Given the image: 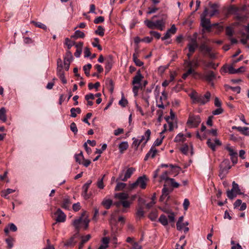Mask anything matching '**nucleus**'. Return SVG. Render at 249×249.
Segmentation results:
<instances>
[{
	"label": "nucleus",
	"mask_w": 249,
	"mask_h": 249,
	"mask_svg": "<svg viewBox=\"0 0 249 249\" xmlns=\"http://www.w3.org/2000/svg\"><path fill=\"white\" fill-rule=\"evenodd\" d=\"M189 96L193 100V103L204 105L210 100L211 93L207 91L204 95H201L198 94L196 91H193L189 94Z\"/></svg>",
	"instance_id": "obj_1"
},
{
	"label": "nucleus",
	"mask_w": 249,
	"mask_h": 249,
	"mask_svg": "<svg viewBox=\"0 0 249 249\" xmlns=\"http://www.w3.org/2000/svg\"><path fill=\"white\" fill-rule=\"evenodd\" d=\"M145 25L149 29H158L162 31L165 27V21L163 19L153 21L149 19L144 20Z\"/></svg>",
	"instance_id": "obj_2"
},
{
	"label": "nucleus",
	"mask_w": 249,
	"mask_h": 249,
	"mask_svg": "<svg viewBox=\"0 0 249 249\" xmlns=\"http://www.w3.org/2000/svg\"><path fill=\"white\" fill-rule=\"evenodd\" d=\"M135 171V169L133 167L127 168L126 171H125L124 169L120 173L119 177L116 179V181L118 182L119 180H121L125 182L127 181V180L131 177Z\"/></svg>",
	"instance_id": "obj_3"
},
{
	"label": "nucleus",
	"mask_w": 249,
	"mask_h": 249,
	"mask_svg": "<svg viewBox=\"0 0 249 249\" xmlns=\"http://www.w3.org/2000/svg\"><path fill=\"white\" fill-rule=\"evenodd\" d=\"M148 180V179L145 175L139 177L135 182L129 185V189L132 190L139 186L141 189H144L146 187Z\"/></svg>",
	"instance_id": "obj_4"
},
{
	"label": "nucleus",
	"mask_w": 249,
	"mask_h": 249,
	"mask_svg": "<svg viewBox=\"0 0 249 249\" xmlns=\"http://www.w3.org/2000/svg\"><path fill=\"white\" fill-rule=\"evenodd\" d=\"M232 189L231 190H228L227 191V196L230 199H232L235 197L237 194H242L238 184L235 183V181H233L232 183Z\"/></svg>",
	"instance_id": "obj_5"
},
{
	"label": "nucleus",
	"mask_w": 249,
	"mask_h": 249,
	"mask_svg": "<svg viewBox=\"0 0 249 249\" xmlns=\"http://www.w3.org/2000/svg\"><path fill=\"white\" fill-rule=\"evenodd\" d=\"M201 121L199 116L190 114L187 124L190 128L196 127L201 123Z\"/></svg>",
	"instance_id": "obj_6"
},
{
	"label": "nucleus",
	"mask_w": 249,
	"mask_h": 249,
	"mask_svg": "<svg viewBox=\"0 0 249 249\" xmlns=\"http://www.w3.org/2000/svg\"><path fill=\"white\" fill-rule=\"evenodd\" d=\"M226 149L229 151V155L231 156V160L233 164H236L237 162V153L229 146H227Z\"/></svg>",
	"instance_id": "obj_7"
},
{
	"label": "nucleus",
	"mask_w": 249,
	"mask_h": 249,
	"mask_svg": "<svg viewBox=\"0 0 249 249\" xmlns=\"http://www.w3.org/2000/svg\"><path fill=\"white\" fill-rule=\"evenodd\" d=\"M56 216V221L57 222H64L66 218V214L62 212V211L58 208L56 212L54 213Z\"/></svg>",
	"instance_id": "obj_8"
},
{
	"label": "nucleus",
	"mask_w": 249,
	"mask_h": 249,
	"mask_svg": "<svg viewBox=\"0 0 249 249\" xmlns=\"http://www.w3.org/2000/svg\"><path fill=\"white\" fill-rule=\"evenodd\" d=\"M185 63L187 64L188 67H190V69H188V70L187 71V72L185 73H184L182 75V78L183 79H185L187 76L191 74H195L196 73L195 72V71L192 68L193 66V62L192 61H189L187 60H185Z\"/></svg>",
	"instance_id": "obj_9"
},
{
	"label": "nucleus",
	"mask_w": 249,
	"mask_h": 249,
	"mask_svg": "<svg viewBox=\"0 0 249 249\" xmlns=\"http://www.w3.org/2000/svg\"><path fill=\"white\" fill-rule=\"evenodd\" d=\"M188 50L190 53H194L196 49L198 47V44L197 41L194 39H189V43L187 45Z\"/></svg>",
	"instance_id": "obj_10"
},
{
	"label": "nucleus",
	"mask_w": 249,
	"mask_h": 249,
	"mask_svg": "<svg viewBox=\"0 0 249 249\" xmlns=\"http://www.w3.org/2000/svg\"><path fill=\"white\" fill-rule=\"evenodd\" d=\"M214 142L210 139L207 140V144L208 146L213 151H215L216 145L220 146L221 145V142L218 139H214Z\"/></svg>",
	"instance_id": "obj_11"
},
{
	"label": "nucleus",
	"mask_w": 249,
	"mask_h": 249,
	"mask_svg": "<svg viewBox=\"0 0 249 249\" xmlns=\"http://www.w3.org/2000/svg\"><path fill=\"white\" fill-rule=\"evenodd\" d=\"M204 77L205 79L209 82L212 86H213V83L212 82V81L215 78V75L213 71H207L205 73Z\"/></svg>",
	"instance_id": "obj_12"
},
{
	"label": "nucleus",
	"mask_w": 249,
	"mask_h": 249,
	"mask_svg": "<svg viewBox=\"0 0 249 249\" xmlns=\"http://www.w3.org/2000/svg\"><path fill=\"white\" fill-rule=\"evenodd\" d=\"M201 25L207 31H210L212 27L210 19L203 18H201Z\"/></svg>",
	"instance_id": "obj_13"
},
{
	"label": "nucleus",
	"mask_w": 249,
	"mask_h": 249,
	"mask_svg": "<svg viewBox=\"0 0 249 249\" xmlns=\"http://www.w3.org/2000/svg\"><path fill=\"white\" fill-rule=\"evenodd\" d=\"M92 181L91 180H89L83 186V192L82 196L84 197L85 199L89 198V196L88 195V190L91 184Z\"/></svg>",
	"instance_id": "obj_14"
},
{
	"label": "nucleus",
	"mask_w": 249,
	"mask_h": 249,
	"mask_svg": "<svg viewBox=\"0 0 249 249\" xmlns=\"http://www.w3.org/2000/svg\"><path fill=\"white\" fill-rule=\"evenodd\" d=\"M157 152V150L153 146H152L150 150L145 155L144 160L145 161L147 160L149 157L154 158L155 157Z\"/></svg>",
	"instance_id": "obj_15"
},
{
	"label": "nucleus",
	"mask_w": 249,
	"mask_h": 249,
	"mask_svg": "<svg viewBox=\"0 0 249 249\" xmlns=\"http://www.w3.org/2000/svg\"><path fill=\"white\" fill-rule=\"evenodd\" d=\"M143 78V76L141 73L140 71H138L137 72L136 75L133 78V80L132 81V84L133 85H135L136 84H139L141 85L140 82Z\"/></svg>",
	"instance_id": "obj_16"
},
{
	"label": "nucleus",
	"mask_w": 249,
	"mask_h": 249,
	"mask_svg": "<svg viewBox=\"0 0 249 249\" xmlns=\"http://www.w3.org/2000/svg\"><path fill=\"white\" fill-rule=\"evenodd\" d=\"M172 190H170L168 188L166 187V185L164 184L163 185V188L162 189V195L160 198V201H163L165 197L168 196L170 192H171Z\"/></svg>",
	"instance_id": "obj_17"
},
{
	"label": "nucleus",
	"mask_w": 249,
	"mask_h": 249,
	"mask_svg": "<svg viewBox=\"0 0 249 249\" xmlns=\"http://www.w3.org/2000/svg\"><path fill=\"white\" fill-rule=\"evenodd\" d=\"M150 135H151V131L149 129H147L146 131V132H145L144 135V136H142V137H141V139L140 140H139L140 142L141 143H142L145 140V137L146 138L145 142L142 144V147H144L145 146V145L146 143V142L149 140L150 137Z\"/></svg>",
	"instance_id": "obj_18"
},
{
	"label": "nucleus",
	"mask_w": 249,
	"mask_h": 249,
	"mask_svg": "<svg viewBox=\"0 0 249 249\" xmlns=\"http://www.w3.org/2000/svg\"><path fill=\"white\" fill-rule=\"evenodd\" d=\"M85 214V213H84L82 215V216L81 217H80L79 218L77 219H75L73 221V225L75 227L76 231H77V232L76 233L74 234L75 235V237L78 235V234H79V229H80V227H79V225L80 224V223L81 222V221H82V217Z\"/></svg>",
	"instance_id": "obj_19"
},
{
	"label": "nucleus",
	"mask_w": 249,
	"mask_h": 249,
	"mask_svg": "<svg viewBox=\"0 0 249 249\" xmlns=\"http://www.w3.org/2000/svg\"><path fill=\"white\" fill-rule=\"evenodd\" d=\"M200 51L203 53L204 55H206L210 52L212 51V48L205 44H202L199 47Z\"/></svg>",
	"instance_id": "obj_20"
},
{
	"label": "nucleus",
	"mask_w": 249,
	"mask_h": 249,
	"mask_svg": "<svg viewBox=\"0 0 249 249\" xmlns=\"http://www.w3.org/2000/svg\"><path fill=\"white\" fill-rule=\"evenodd\" d=\"M71 204L70 198L68 197H64L63 199L61 207L63 209L68 210L69 209L70 206Z\"/></svg>",
	"instance_id": "obj_21"
},
{
	"label": "nucleus",
	"mask_w": 249,
	"mask_h": 249,
	"mask_svg": "<svg viewBox=\"0 0 249 249\" xmlns=\"http://www.w3.org/2000/svg\"><path fill=\"white\" fill-rule=\"evenodd\" d=\"M209 5L211 8L212 9V11L210 14V17H213L215 14L219 13L218 10L217 9L218 8V6L217 4H213L211 2H210Z\"/></svg>",
	"instance_id": "obj_22"
},
{
	"label": "nucleus",
	"mask_w": 249,
	"mask_h": 249,
	"mask_svg": "<svg viewBox=\"0 0 249 249\" xmlns=\"http://www.w3.org/2000/svg\"><path fill=\"white\" fill-rule=\"evenodd\" d=\"M101 204L106 209H109L112 205L113 201L110 199L105 198L103 200Z\"/></svg>",
	"instance_id": "obj_23"
},
{
	"label": "nucleus",
	"mask_w": 249,
	"mask_h": 249,
	"mask_svg": "<svg viewBox=\"0 0 249 249\" xmlns=\"http://www.w3.org/2000/svg\"><path fill=\"white\" fill-rule=\"evenodd\" d=\"M85 36V35L83 32L80 30H76L75 31L74 35L71 36V37L76 39L78 38H83Z\"/></svg>",
	"instance_id": "obj_24"
},
{
	"label": "nucleus",
	"mask_w": 249,
	"mask_h": 249,
	"mask_svg": "<svg viewBox=\"0 0 249 249\" xmlns=\"http://www.w3.org/2000/svg\"><path fill=\"white\" fill-rule=\"evenodd\" d=\"M91 236L90 234H88L86 236H81V242H80L78 249H82L84 246V245L90 238Z\"/></svg>",
	"instance_id": "obj_25"
},
{
	"label": "nucleus",
	"mask_w": 249,
	"mask_h": 249,
	"mask_svg": "<svg viewBox=\"0 0 249 249\" xmlns=\"http://www.w3.org/2000/svg\"><path fill=\"white\" fill-rule=\"evenodd\" d=\"M115 197L118 198L120 201H124L128 198V195L125 193H117L115 194Z\"/></svg>",
	"instance_id": "obj_26"
},
{
	"label": "nucleus",
	"mask_w": 249,
	"mask_h": 249,
	"mask_svg": "<svg viewBox=\"0 0 249 249\" xmlns=\"http://www.w3.org/2000/svg\"><path fill=\"white\" fill-rule=\"evenodd\" d=\"M57 73H58L59 72H63L64 71H63V64L62 60L61 58H58L57 60Z\"/></svg>",
	"instance_id": "obj_27"
},
{
	"label": "nucleus",
	"mask_w": 249,
	"mask_h": 249,
	"mask_svg": "<svg viewBox=\"0 0 249 249\" xmlns=\"http://www.w3.org/2000/svg\"><path fill=\"white\" fill-rule=\"evenodd\" d=\"M186 141V138L182 133L178 134L174 139V142H184Z\"/></svg>",
	"instance_id": "obj_28"
},
{
	"label": "nucleus",
	"mask_w": 249,
	"mask_h": 249,
	"mask_svg": "<svg viewBox=\"0 0 249 249\" xmlns=\"http://www.w3.org/2000/svg\"><path fill=\"white\" fill-rule=\"evenodd\" d=\"M73 59L71 53L70 51H67L64 57V62H71Z\"/></svg>",
	"instance_id": "obj_29"
},
{
	"label": "nucleus",
	"mask_w": 249,
	"mask_h": 249,
	"mask_svg": "<svg viewBox=\"0 0 249 249\" xmlns=\"http://www.w3.org/2000/svg\"><path fill=\"white\" fill-rule=\"evenodd\" d=\"M239 8L234 5H231L228 9V12L231 14H236L239 11Z\"/></svg>",
	"instance_id": "obj_30"
},
{
	"label": "nucleus",
	"mask_w": 249,
	"mask_h": 249,
	"mask_svg": "<svg viewBox=\"0 0 249 249\" xmlns=\"http://www.w3.org/2000/svg\"><path fill=\"white\" fill-rule=\"evenodd\" d=\"M15 192V190H13V189H10V188H8L6 190H3L1 192V196H2L5 198H8V197H7V196L9 194L13 193Z\"/></svg>",
	"instance_id": "obj_31"
},
{
	"label": "nucleus",
	"mask_w": 249,
	"mask_h": 249,
	"mask_svg": "<svg viewBox=\"0 0 249 249\" xmlns=\"http://www.w3.org/2000/svg\"><path fill=\"white\" fill-rule=\"evenodd\" d=\"M128 147V144L126 142H122L119 145L120 152L123 153L124 150H126Z\"/></svg>",
	"instance_id": "obj_32"
},
{
	"label": "nucleus",
	"mask_w": 249,
	"mask_h": 249,
	"mask_svg": "<svg viewBox=\"0 0 249 249\" xmlns=\"http://www.w3.org/2000/svg\"><path fill=\"white\" fill-rule=\"evenodd\" d=\"M75 238V235L72 236L68 241H67L64 244L65 246L72 247L76 243V241H74Z\"/></svg>",
	"instance_id": "obj_33"
},
{
	"label": "nucleus",
	"mask_w": 249,
	"mask_h": 249,
	"mask_svg": "<svg viewBox=\"0 0 249 249\" xmlns=\"http://www.w3.org/2000/svg\"><path fill=\"white\" fill-rule=\"evenodd\" d=\"M159 221L163 226H166L168 224L167 218L166 215L161 214L159 219Z\"/></svg>",
	"instance_id": "obj_34"
},
{
	"label": "nucleus",
	"mask_w": 249,
	"mask_h": 249,
	"mask_svg": "<svg viewBox=\"0 0 249 249\" xmlns=\"http://www.w3.org/2000/svg\"><path fill=\"white\" fill-rule=\"evenodd\" d=\"M6 110L4 107L0 109V120L3 122L6 121Z\"/></svg>",
	"instance_id": "obj_35"
},
{
	"label": "nucleus",
	"mask_w": 249,
	"mask_h": 249,
	"mask_svg": "<svg viewBox=\"0 0 249 249\" xmlns=\"http://www.w3.org/2000/svg\"><path fill=\"white\" fill-rule=\"evenodd\" d=\"M168 172L167 171L164 172L160 176V181H161L162 180H165V183H168L169 179L171 178H169L168 177Z\"/></svg>",
	"instance_id": "obj_36"
},
{
	"label": "nucleus",
	"mask_w": 249,
	"mask_h": 249,
	"mask_svg": "<svg viewBox=\"0 0 249 249\" xmlns=\"http://www.w3.org/2000/svg\"><path fill=\"white\" fill-rule=\"evenodd\" d=\"M75 159L77 162H78L79 164H81L82 160H84L82 152H80L79 154L75 155Z\"/></svg>",
	"instance_id": "obj_37"
},
{
	"label": "nucleus",
	"mask_w": 249,
	"mask_h": 249,
	"mask_svg": "<svg viewBox=\"0 0 249 249\" xmlns=\"http://www.w3.org/2000/svg\"><path fill=\"white\" fill-rule=\"evenodd\" d=\"M238 131L246 136H249V128L247 127H241L238 128Z\"/></svg>",
	"instance_id": "obj_38"
},
{
	"label": "nucleus",
	"mask_w": 249,
	"mask_h": 249,
	"mask_svg": "<svg viewBox=\"0 0 249 249\" xmlns=\"http://www.w3.org/2000/svg\"><path fill=\"white\" fill-rule=\"evenodd\" d=\"M168 183H167L166 185H170L173 188H178L179 186V184L176 182L174 178H170L169 179Z\"/></svg>",
	"instance_id": "obj_39"
},
{
	"label": "nucleus",
	"mask_w": 249,
	"mask_h": 249,
	"mask_svg": "<svg viewBox=\"0 0 249 249\" xmlns=\"http://www.w3.org/2000/svg\"><path fill=\"white\" fill-rule=\"evenodd\" d=\"M126 186V184L123 182H118L117 185L115 187V190L116 191H119L124 189Z\"/></svg>",
	"instance_id": "obj_40"
},
{
	"label": "nucleus",
	"mask_w": 249,
	"mask_h": 249,
	"mask_svg": "<svg viewBox=\"0 0 249 249\" xmlns=\"http://www.w3.org/2000/svg\"><path fill=\"white\" fill-rule=\"evenodd\" d=\"M92 66L90 64H88L83 67V70L85 71V74L87 76H89V70L91 69Z\"/></svg>",
	"instance_id": "obj_41"
},
{
	"label": "nucleus",
	"mask_w": 249,
	"mask_h": 249,
	"mask_svg": "<svg viewBox=\"0 0 249 249\" xmlns=\"http://www.w3.org/2000/svg\"><path fill=\"white\" fill-rule=\"evenodd\" d=\"M31 23H32L33 24H34L36 26L38 27V28H41V29H43L44 30H46L47 29V27L46 26L41 23V22H36L35 21H31Z\"/></svg>",
	"instance_id": "obj_42"
},
{
	"label": "nucleus",
	"mask_w": 249,
	"mask_h": 249,
	"mask_svg": "<svg viewBox=\"0 0 249 249\" xmlns=\"http://www.w3.org/2000/svg\"><path fill=\"white\" fill-rule=\"evenodd\" d=\"M65 42L68 50H70L72 46L75 44V42L74 41H71V40L68 38H66L65 39Z\"/></svg>",
	"instance_id": "obj_43"
},
{
	"label": "nucleus",
	"mask_w": 249,
	"mask_h": 249,
	"mask_svg": "<svg viewBox=\"0 0 249 249\" xmlns=\"http://www.w3.org/2000/svg\"><path fill=\"white\" fill-rule=\"evenodd\" d=\"M95 32V34L101 36H103L104 35V29L101 26H99Z\"/></svg>",
	"instance_id": "obj_44"
},
{
	"label": "nucleus",
	"mask_w": 249,
	"mask_h": 249,
	"mask_svg": "<svg viewBox=\"0 0 249 249\" xmlns=\"http://www.w3.org/2000/svg\"><path fill=\"white\" fill-rule=\"evenodd\" d=\"M112 63L111 60H108L106 62L105 69L106 72H108L112 68Z\"/></svg>",
	"instance_id": "obj_45"
},
{
	"label": "nucleus",
	"mask_w": 249,
	"mask_h": 249,
	"mask_svg": "<svg viewBox=\"0 0 249 249\" xmlns=\"http://www.w3.org/2000/svg\"><path fill=\"white\" fill-rule=\"evenodd\" d=\"M105 175H104L101 178L98 179L97 183V185L98 187L100 189H103L104 187V185L103 183L104 178Z\"/></svg>",
	"instance_id": "obj_46"
},
{
	"label": "nucleus",
	"mask_w": 249,
	"mask_h": 249,
	"mask_svg": "<svg viewBox=\"0 0 249 249\" xmlns=\"http://www.w3.org/2000/svg\"><path fill=\"white\" fill-rule=\"evenodd\" d=\"M226 33L228 36L231 37L233 36V31L231 27L228 26L226 28Z\"/></svg>",
	"instance_id": "obj_47"
},
{
	"label": "nucleus",
	"mask_w": 249,
	"mask_h": 249,
	"mask_svg": "<svg viewBox=\"0 0 249 249\" xmlns=\"http://www.w3.org/2000/svg\"><path fill=\"white\" fill-rule=\"evenodd\" d=\"M189 150V146L187 144H184L182 147L180 148V150L182 153L187 155Z\"/></svg>",
	"instance_id": "obj_48"
},
{
	"label": "nucleus",
	"mask_w": 249,
	"mask_h": 249,
	"mask_svg": "<svg viewBox=\"0 0 249 249\" xmlns=\"http://www.w3.org/2000/svg\"><path fill=\"white\" fill-rule=\"evenodd\" d=\"M183 219V216H180L177 223V229L178 231H181L182 230V226H181L180 223H182Z\"/></svg>",
	"instance_id": "obj_49"
},
{
	"label": "nucleus",
	"mask_w": 249,
	"mask_h": 249,
	"mask_svg": "<svg viewBox=\"0 0 249 249\" xmlns=\"http://www.w3.org/2000/svg\"><path fill=\"white\" fill-rule=\"evenodd\" d=\"M157 216L158 214L156 211L151 212L149 215V217L152 221H155Z\"/></svg>",
	"instance_id": "obj_50"
},
{
	"label": "nucleus",
	"mask_w": 249,
	"mask_h": 249,
	"mask_svg": "<svg viewBox=\"0 0 249 249\" xmlns=\"http://www.w3.org/2000/svg\"><path fill=\"white\" fill-rule=\"evenodd\" d=\"M57 76L59 77V78L62 81V82L63 84H66L67 83V80L65 78L64 76V72H59L58 73H57Z\"/></svg>",
	"instance_id": "obj_51"
},
{
	"label": "nucleus",
	"mask_w": 249,
	"mask_h": 249,
	"mask_svg": "<svg viewBox=\"0 0 249 249\" xmlns=\"http://www.w3.org/2000/svg\"><path fill=\"white\" fill-rule=\"evenodd\" d=\"M132 140H133V142L132 143V146L135 147V149L137 150L138 149L139 145L140 144L141 142H140L139 140H138L135 138H133L132 139Z\"/></svg>",
	"instance_id": "obj_52"
},
{
	"label": "nucleus",
	"mask_w": 249,
	"mask_h": 249,
	"mask_svg": "<svg viewBox=\"0 0 249 249\" xmlns=\"http://www.w3.org/2000/svg\"><path fill=\"white\" fill-rule=\"evenodd\" d=\"M70 129L75 134L77 133L78 129L75 123H72L70 125Z\"/></svg>",
	"instance_id": "obj_53"
},
{
	"label": "nucleus",
	"mask_w": 249,
	"mask_h": 249,
	"mask_svg": "<svg viewBox=\"0 0 249 249\" xmlns=\"http://www.w3.org/2000/svg\"><path fill=\"white\" fill-rule=\"evenodd\" d=\"M127 103V100L124 98V96H122L121 100L119 102V104L123 107H125Z\"/></svg>",
	"instance_id": "obj_54"
},
{
	"label": "nucleus",
	"mask_w": 249,
	"mask_h": 249,
	"mask_svg": "<svg viewBox=\"0 0 249 249\" xmlns=\"http://www.w3.org/2000/svg\"><path fill=\"white\" fill-rule=\"evenodd\" d=\"M100 84L99 82H96L94 84L92 83H89L88 85V87L89 89H91L93 88L96 89L99 88Z\"/></svg>",
	"instance_id": "obj_55"
},
{
	"label": "nucleus",
	"mask_w": 249,
	"mask_h": 249,
	"mask_svg": "<svg viewBox=\"0 0 249 249\" xmlns=\"http://www.w3.org/2000/svg\"><path fill=\"white\" fill-rule=\"evenodd\" d=\"M166 213H169V214L168 215V218H169V221L170 222H173L175 220V215H174V213H172V212H169V211H165Z\"/></svg>",
	"instance_id": "obj_56"
},
{
	"label": "nucleus",
	"mask_w": 249,
	"mask_h": 249,
	"mask_svg": "<svg viewBox=\"0 0 249 249\" xmlns=\"http://www.w3.org/2000/svg\"><path fill=\"white\" fill-rule=\"evenodd\" d=\"M136 215L139 217H143L144 215V211L142 208H139L136 212Z\"/></svg>",
	"instance_id": "obj_57"
},
{
	"label": "nucleus",
	"mask_w": 249,
	"mask_h": 249,
	"mask_svg": "<svg viewBox=\"0 0 249 249\" xmlns=\"http://www.w3.org/2000/svg\"><path fill=\"white\" fill-rule=\"evenodd\" d=\"M164 136H163L160 139H157L156 141L154 142L153 144V146H158L160 145L162 142V140L163 139Z\"/></svg>",
	"instance_id": "obj_58"
},
{
	"label": "nucleus",
	"mask_w": 249,
	"mask_h": 249,
	"mask_svg": "<svg viewBox=\"0 0 249 249\" xmlns=\"http://www.w3.org/2000/svg\"><path fill=\"white\" fill-rule=\"evenodd\" d=\"M92 116L91 113H88L87 114L86 117L83 119V122L87 124L88 125H90V123L88 121V119H89Z\"/></svg>",
	"instance_id": "obj_59"
},
{
	"label": "nucleus",
	"mask_w": 249,
	"mask_h": 249,
	"mask_svg": "<svg viewBox=\"0 0 249 249\" xmlns=\"http://www.w3.org/2000/svg\"><path fill=\"white\" fill-rule=\"evenodd\" d=\"M223 112V110L220 107L216 109L213 111V114L214 115H217L221 114Z\"/></svg>",
	"instance_id": "obj_60"
},
{
	"label": "nucleus",
	"mask_w": 249,
	"mask_h": 249,
	"mask_svg": "<svg viewBox=\"0 0 249 249\" xmlns=\"http://www.w3.org/2000/svg\"><path fill=\"white\" fill-rule=\"evenodd\" d=\"M150 34L157 39H160L161 36L159 33L154 31H150Z\"/></svg>",
	"instance_id": "obj_61"
},
{
	"label": "nucleus",
	"mask_w": 249,
	"mask_h": 249,
	"mask_svg": "<svg viewBox=\"0 0 249 249\" xmlns=\"http://www.w3.org/2000/svg\"><path fill=\"white\" fill-rule=\"evenodd\" d=\"M5 241L8 245V249H11L13 246V244L12 242V238H7L6 239Z\"/></svg>",
	"instance_id": "obj_62"
},
{
	"label": "nucleus",
	"mask_w": 249,
	"mask_h": 249,
	"mask_svg": "<svg viewBox=\"0 0 249 249\" xmlns=\"http://www.w3.org/2000/svg\"><path fill=\"white\" fill-rule=\"evenodd\" d=\"M10 230V231H17V226L13 223H10L8 225V227Z\"/></svg>",
	"instance_id": "obj_63"
},
{
	"label": "nucleus",
	"mask_w": 249,
	"mask_h": 249,
	"mask_svg": "<svg viewBox=\"0 0 249 249\" xmlns=\"http://www.w3.org/2000/svg\"><path fill=\"white\" fill-rule=\"evenodd\" d=\"M104 21V18L103 17H98V18H96L94 20V22L95 24H99L101 22H102Z\"/></svg>",
	"instance_id": "obj_64"
}]
</instances>
